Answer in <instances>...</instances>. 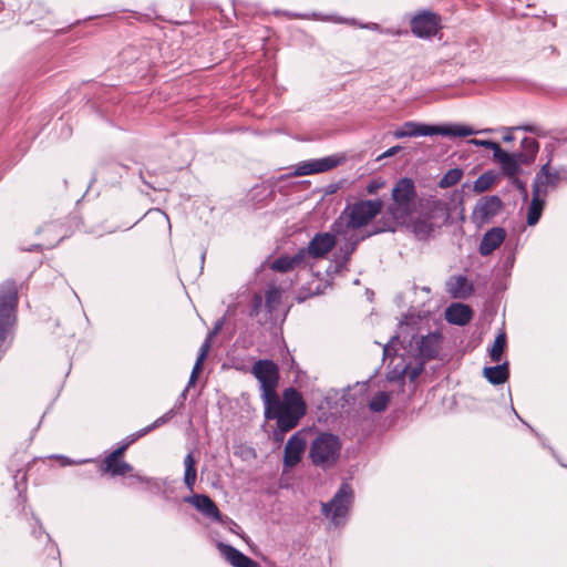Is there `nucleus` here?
<instances>
[{"mask_svg":"<svg viewBox=\"0 0 567 567\" xmlns=\"http://www.w3.org/2000/svg\"><path fill=\"white\" fill-rule=\"evenodd\" d=\"M383 203L380 199L359 200L352 205H347L340 216L332 223L330 229L339 236H342L344 244L340 245L339 254L327 269L328 275H336L347 268L351 255L357 249L359 239L350 231L368 225L382 210Z\"/></svg>","mask_w":567,"mask_h":567,"instance_id":"nucleus-1","label":"nucleus"},{"mask_svg":"<svg viewBox=\"0 0 567 567\" xmlns=\"http://www.w3.org/2000/svg\"><path fill=\"white\" fill-rule=\"evenodd\" d=\"M392 203L378 220L372 234L395 231L398 227L406 225L416 210L417 193L412 178H400L391 192Z\"/></svg>","mask_w":567,"mask_h":567,"instance_id":"nucleus-2","label":"nucleus"},{"mask_svg":"<svg viewBox=\"0 0 567 567\" xmlns=\"http://www.w3.org/2000/svg\"><path fill=\"white\" fill-rule=\"evenodd\" d=\"M264 406L265 417L276 420L277 427H281L284 431L296 427L306 413V403L302 395L295 388H288L284 391L282 401L277 395L274 400L264 402Z\"/></svg>","mask_w":567,"mask_h":567,"instance_id":"nucleus-3","label":"nucleus"},{"mask_svg":"<svg viewBox=\"0 0 567 567\" xmlns=\"http://www.w3.org/2000/svg\"><path fill=\"white\" fill-rule=\"evenodd\" d=\"M491 132V130L475 131L473 127L463 124L430 125L417 122H405L393 133L395 138L443 135L450 137H465L478 133Z\"/></svg>","mask_w":567,"mask_h":567,"instance_id":"nucleus-4","label":"nucleus"},{"mask_svg":"<svg viewBox=\"0 0 567 567\" xmlns=\"http://www.w3.org/2000/svg\"><path fill=\"white\" fill-rule=\"evenodd\" d=\"M340 439L331 433H321L312 442L309 449V457L313 465L323 470L332 467L341 452Z\"/></svg>","mask_w":567,"mask_h":567,"instance_id":"nucleus-5","label":"nucleus"},{"mask_svg":"<svg viewBox=\"0 0 567 567\" xmlns=\"http://www.w3.org/2000/svg\"><path fill=\"white\" fill-rule=\"evenodd\" d=\"M251 373L260 384L262 402H269L270 400H274L278 395V365L271 360L261 359L255 362L251 369Z\"/></svg>","mask_w":567,"mask_h":567,"instance_id":"nucleus-6","label":"nucleus"},{"mask_svg":"<svg viewBox=\"0 0 567 567\" xmlns=\"http://www.w3.org/2000/svg\"><path fill=\"white\" fill-rule=\"evenodd\" d=\"M351 503L352 488L343 483L329 503H322V513L338 526L344 523Z\"/></svg>","mask_w":567,"mask_h":567,"instance_id":"nucleus-7","label":"nucleus"},{"mask_svg":"<svg viewBox=\"0 0 567 567\" xmlns=\"http://www.w3.org/2000/svg\"><path fill=\"white\" fill-rule=\"evenodd\" d=\"M412 33L420 39H430L441 29V17L431 10H421L410 21Z\"/></svg>","mask_w":567,"mask_h":567,"instance_id":"nucleus-8","label":"nucleus"},{"mask_svg":"<svg viewBox=\"0 0 567 567\" xmlns=\"http://www.w3.org/2000/svg\"><path fill=\"white\" fill-rule=\"evenodd\" d=\"M346 162V155L333 154L330 156L305 161L298 164L293 171V176H306L318 173H324Z\"/></svg>","mask_w":567,"mask_h":567,"instance_id":"nucleus-9","label":"nucleus"},{"mask_svg":"<svg viewBox=\"0 0 567 567\" xmlns=\"http://www.w3.org/2000/svg\"><path fill=\"white\" fill-rule=\"evenodd\" d=\"M503 202L496 195L485 196L477 200L472 212V221L481 227L491 221L502 209Z\"/></svg>","mask_w":567,"mask_h":567,"instance_id":"nucleus-10","label":"nucleus"},{"mask_svg":"<svg viewBox=\"0 0 567 567\" xmlns=\"http://www.w3.org/2000/svg\"><path fill=\"white\" fill-rule=\"evenodd\" d=\"M337 237L340 236L336 235L332 230L330 233H317L308 246L302 249L309 260L324 258L336 246Z\"/></svg>","mask_w":567,"mask_h":567,"instance_id":"nucleus-11","label":"nucleus"},{"mask_svg":"<svg viewBox=\"0 0 567 567\" xmlns=\"http://www.w3.org/2000/svg\"><path fill=\"white\" fill-rule=\"evenodd\" d=\"M306 449V440L300 432L295 433L287 441L284 451V465L285 467H293L300 461L302 453Z\"/></svg>","mask_w":567,"mask_h":567,"instance_id":"nucleus-12","label":"nucleus"},{"mask_svg":"<svg viewBox=\"0 0 567 567\" xmlns=\"http://www.w3.org/2000/svg\"><path fill=\"white\" fill-rule=\"evenodd\" d=\"M310 266V261L300 248L293 256L282 255L271 264V269L278 272H288L296 268H303Z\"/></svg>","mask_w":567,"mask_h":567,"instance_id":"nucleus-13","label":"nucleus"},{"mask_svg":"<svg viewBox=\"0 0 567 567\" xmlns=\"http://www.w3.org/2000/svg\"><path fill=\"white\" fill-rule=\"evenodd\" d=\"M493 158L501 165L503 173L508 177H515L519 173L520 166L525 165L518 154L507 153L502 147L496 150Z\"/></svg>","mask_w":567,"mask_h":567,"instance_id":"nucleus-14","label":"nucleus"},{"mask_svg":"<svg viewBox=\"0 0 567 567\" xmlns=\"http://www.w3.org/2000/svg\"><path fill=\"white\" fill-rule=\"evenodd\" d=\"M551 158L548 159L546 164H544L540 171L536 174L533 182V189L537 187L542 190V195L547 197L548 190L550 188H556L559 183V173L557 171L549 172V164Z\"/></svg>","mask_w":567,"mask_h":567,"instance_id":"nucleus-15","label":"nucleus"},{"mask_svg":"<svg viewBox=\"0 0 567 567\" xmlns=\"http://www.w3.org/2000/svg\"><path fill=\"white\" fill-rule=\"evenodd\" d=\"M186 503L193 505L207 518L219 522L220 512L214 501L205 494H195L185 498Z\"/></svg>","mask_w":567,"mask_h":567,"instance_id":"nucleus-16","label":"nucleus"},{"mask_svg":"<svg viewBox=\"0 0 567 567\" xmlns=\"http://www.w3.org/2000/svg\"><path fill=\"white\" fill-rule=\"evenodd\" d=\"M223 557L234 567H259V564L244 555L231 545L218 543L217 545Z\"/></svg>","mask_w":567,"mask_h":567,"instance_id":"nucleus-17","label":"nucleus"},{"mask_svg":"<svg viewBox=\"0 0 567 567\" xmlns=\"http://www.w3.org/2000/svg\"><path fill=\"white\" fill-rule=\"evenodd\" d=\"M506 231L502 227H494L487 230L480 244V254L482 256L491 255L495 249H497L503 241L505 240Z\"/></svg>","mask_w":567,"mask_h":567,"instance_id":"nucleus-18","label":"nucleus"},{"mask_svg":"<svg viewBox=\"0 0 567 567\" xmlns=\"http://www.w3.org/2000/svg\"><path fill=\"white\" fill-rule=\"evenodd\" d=\"M441 341L442 338L439 333H430L427 336H423L417 342L419 358L424 361L436 358L441 349Z\"/></svg>","mask_w":567,"mask_h":567,"instance_id":"nucleus-19","label":"nucleus"},{"mask_svg":"<svg viewBox=\"0 0 567 567\" xmlns=\"http://www.w3.org/2000/svg\"><path fill=\"white\" fill-rule=\"evenodd\" d=\"M473 311L464 303H452L445 310V319L449 323L465 326L472 320Z\"/></svg>","mask_w":567,"mask_h":567,"instance_id":"nucleus-20","label":"nucleus"},{"mask_svg":"<svg viewBox=\"0 0 567 567\" xmlns=\"http://www.w3.org/2000/svg\"><path fill=\"white\" fill-rule=\"evenodd\" d=\"M545 199L546 196L542 195V190H539L538 187L533 189V196L528 206L526 219L528 226H535L539 221L545 206Z\"/></svg>","mask_w":567,"mask_h":567,"instance_id":"nucleus-21","label":"nucleus"},{"mask_svg":"<svg viewBox=\"0 0 567 567\" xmlns=\"http://www.w3.org/2000/svg\"><path fill=\"white\" fill-rule=\"evenodd\" d=\"M483 375L494 385L503 384L509 378L508 363L504 362L494 367H486L483 370Z\"/></svg>","mask_w":567,"mask_h":567,"instance_id":"nucleus-22","label":"nucleus"},{"mask_svg":"<svg viewBox=\"0 0 567 567\" xmlns=\"http://www.w3.org/2000/svg\"><path fill=\"white\" fill-rule=\"evenodd\" d=\"M101 471L110 473L113 476H122L132 471V466L120 457H114L110 461V454L104 458Z\"/></svg>","mask_w":567,"mask_h":567,"instance_id":"nucleus-23","label":"nucleus"},{"mask_svg":"<svg viewBox=\"0 0 567 567\" xmlns=\"http://www.w3.org/2000/svg\"><path fill=\"white\" fill-rule=\"evenodd\" d=\"M411 229L419 240H425L432 236L435 226L426 216H420L411 223Z\"/></svg>","mask_w":567,"mask_h":567,"instance_id":"nucleus-24","label":"nucleus"},{"mask_svg":"<svg viewBox=\"0 0 567 567\" xmlns=\"http://www.w3.org/2000/svg\"><path fill=\"white\" fill-rule=\"evenodd\" d=\"M447 285V291L453 298L465 299L473 291L472 286L468 284L466 277L464 276L455 277Z\"/></svg>","mask_w":567,"mask_h":567,"instance_id":"nucleus-25","label":"nucleus"},{"mask_svg":"<svg viewBox=\"0 0 567 567\" xmlns=\"http://www.w3.org/2000/svg\"><path fill=\"white\" fill-rule=\"evenodd\" d=\"M520 152H517L525 165L533 163L539 151L538 142L533 137H524L520 142Z\"/></svg>","mask_w":567,"mask_h":567,"instance_id":"nucleus-26","label":"nucleus"},{"mask_svg":"<svg viewBox=\"0 0 567 567\" xmlns=\"http://www.w3.org/2000/svg\"><path fill=\"white\" fill-rule=\"evenodd\" d=\"M185 474H184V484L189 489L193 491L196 478H197V470L196 462L193 456V453H188L184 458Z\"/></svg>","mask_w":567,"mask_h":567,"instance_id":"nucleus-27","label":"nucleus"},{"mask_svg":"<svg viewBox=\"0 0 567 567\" xmlns=\"http://www.w3.org/2000/svg\"><path fill=\"white\" fill-rule=\"evenodd\" d=\"M426 361L419 358V361L415 364H402L398 377L399 378H408L410 382H415L416 379L424 370V364Z\"/></svg>","mask_w":567,"mask_h":567,"instance_id":"nucleus-28","label":"nucleus"},{"mask_svg":"<svg viewBox=\"0 0 567 567\" xmlns=\"http://www.w3.org/2000/svg\"><path fill=\"white\" fill-rule=\"evenodd\" d=\"M506 347V334L505 332H499L494 340V343L489 350L491 360L495 363H499L502 360L503 352Z\"/></svg>","mask_w":567,"mask_h":567,"instance_id":"nucleus-29","label":"nucleus"},{"mask_svg":"<svg viewBox=\"0 0 567 567\" xmlns=\"http://www.w3.org/2000/svg\"><path fill=\"white\" fill-rule=\"evenodd\" d=\"M496 175L492 171H487L480 175L474 182L473 189L476 193H484L488 190L495 183Z\"/></svg>","mask_w":567,"mask_h":567,"instance_id":"nucleus-30","label":"nucleus"},{"mask_svg":"<svg viewBox=\"0 0 567 567\" xmlns=\"http://www.w3.org/2000/svg\"><path fill=\"white\" fill-rule=\"evenodd\" d=\"M462 177H463V169L457 168V167L451 168L441 178L439 185L441 188H449V187L456 185L461 181Z\"/></svg>","mask_w":567,"mask_h":567,"instance_id":"nucleus-31","label":"nucleus"},{"mask_svg":"<svg viewBox=\"0 0 567 567\" xmlns=\"http://www.w3.org/2000/svg\"><path fill=\"white\" fill-rule=\"evenodd\" d=\"M281 293L278 288L270 287L265 295V306L267 310L271 313L277 307L280 305Z\"/></svg>","mask_w":567,"mask_h":567,"instance_id":"nucleus-32","label":"nucleus"},{"mask_svg":"<svg viewBox=\"0 0 567 567\" xmlns=\"http://www.w3.org/2000/svg\"><path fill=\"white\" fill-rule=\"evenodd\" d=\"M389 401H390V396L388 393L379 392L369 402V408L373 412H383L386 409Z\"/></svg>","mask_w":567,"mask_h":567,"instance_id":"nucleus-33","label":"nucleus"},{"mask_svg":"<svg viewBox=\"0 0 567 567\" xmlns=\"http://www.w3.org/2000/svg\"><path fill=\"white\" fill-rule=\"evenodd\" d=\"M209 349H210V338L207 337L206 340L200 346L195 365L200 367V368L203 367V363L208 355Z\"/></svg>","mask_w":567,"mask_h":567,"instance_id":"nucleus-34","label":"nucleus"},{"mask_svg":"<svg viewBox=\"0 0 567 567\" xmlns=\"http://www.w3.org/2000/svg\"><path fill=\"white\" fill-rule=\"evenodd\" d=\"M13 480H14V487L19 492V495H21L22 492L25 491L27 473L17 471V473L13 476Z\"/></svg>","mask_w":567,"mask_h":567,"instance_id":"nucleus-35","label":"nucleus"},{"mask_svg":"<svg viewBox=\"0 0 567 567\" xmlns=\"http://www.w3.org/2000/svg\"><path fill=\"white\" fill-rule=\"evenodd\" d=\"M468 143L476 145V146H482V147L492 150L493 154L496 153V150L501 147L499 144H497L496 142L489 141V140L473 138V140H470Z\"/></svg>","mask_w":567,"mask_h":567,"instance_id":"nucleus-36","label":"nucleus"},{"mask_svg":"<svg viewBox=\"0 0 567 567\" xmlns=\"http://www.w3.org/2000/svg\"><path fill=\"white\" fill-rule=\"evenodd\" d=\"M385 182L382 178H373L367 185V192L370 195L377 194L381 188H383Z\"/></svg>","mask_w":567,"mask_h":567,"instance_id":"nucleus-37","label":"nucleus"},{"mask_svg":"<svg viewBox=\"0 0 567 567\" xmlns=\"http://www.w3.org/2000/svg\"><path fill=\"white\" fill-rule=\"evenodd\" d=\"M175 414H176V412L174 409L168 410L166 413H164L162 416H159L158 419H156L153 422V427L157 429V427L162 426L163 424H165L166 422L172 420L175 416Z\"/></svg>","mask_w":567,"mask_h":567,"instance_id":"nucleus-38","label":"nucleus"},{"mask_svg":"<svg viewBox=\"0 0 567 567\" xmlns=\"http://www.w3.org/2000/svg\"><path fill=\"white\" fill-rule=\"evenodd\" d=\"M200 371H202V368L194 364L193 370L190 372L189 380L187 382V385L185 386L186 389L189 390L192 386L195 385L197 377H198Z\"/></svg>","mask_w":567,"mask_h":567,"instance_id":"nucleus-39","label":"nucleus"},{"mask_svg":"<svg viewBox=\"0 0 567 567\" xmlns=\"http://www.w3.org/2000/svg\"><path fill=\"white\" fill-rule=\"evenodd\" d=\"M132 444L131 440L127 439V441L125 443H123L118 449H116L115 451H113L111 454H110V461H112L114 457H121L123 455V453L125 452V450Z\"/></svg>","mask_w":567,"mask_h":567,"instance_id":"nucleus-40","label":"nucleus"},{"mask_svg":"<svg viewBox=\"0 0 567 567\" xmlns=\"http://www.w3.org/2000/svg\"><path fill=\"white\" fill-rule=\"evenodd\" d=\"M155 427H153V423L140 431H137L136 433H133L128 439L131 440V442H135L137 439L142 437L143 435L147 434L148 432L153 431Z\"/></svg>","mask_w":567,"mask_h":567,"instance_id":"nucleus-41","label":"nucleus"},{"mask_svg":"<svg viewBox=\"0 0 567 567\" xmlns=\"http://www.w3.org/2000/svg\"><path fill=\"white\" fill-rule=\"evenodd\" d=\"M155 427H153V423L140 431H137L136 433H133L128 439L131 440V442H135L137 439L142 437L143 435L147 434L148 432L153 431Z\"/></svg>","mask_w":567,"mask_h":567,"instance_id":"nucleus-42","label":"nucleus"},{"mask_svg":"<svg viewBox=\"0 0 567 567\" xmlns=\"http://www.w3.org/2000/svg\"><path fill=\"white\" fill-rule=\"evenodd\" d=\"M402 364H396L391 372H389L388 379L390 381H402L404 378H399V371L401 369Z\"/></svg>","mask_w":567,"mask_h":567,"instance_id":"nucleus-43","label":"nucleus"},{"mask_svg":"<svg viewBox=\"0 0 567 567\" xmlns=\"http://www.w3.org/2000/svg\"><path fill=\"white\" fill-rule=\"evenodd\" d=\"M514 185L516 186V188L520 192V194L523 195V197L526 199L527 198V189H526V185L518 178H514Z\"/></svg>","mask_w":567,"mask_h":567,"instance_id":"nucleus-44","label":"nucleus"},{"mask_svg":"<svg viewBox=\"0 0 567 567\" xmlns=\"http://www.w3.org/2000/svg\"><path fill=\"white\" fill-rule=\"evenodd\" d=\"M56 458H59L61 461V465L63 466H69V465H73V464H81V463H84L85 461H81V462H75L66 456H63V455H59L56 456Z\"/></svg>","mask_w":567,"mask_h":567,"instance_id":"nucleus-45","label":"nucleus"},{"mask_svg":"<svg viewBox=\"0 0 567 567\" xmlns=\"http://www.w3.org/2000/svg\"><path fill=\"white\" fill-rule=\"evenodd\" d=\"M400 150H401V146H399V145L392 146V147H390L388 151H385L382 155H380V156H379V158H385V157L393 156V155H394V154H396Z\"/></svg>","mask_w":567,"mask_h":567,"instance_id":"nucleus-46","label":"nucleus"},{"mask_svg":"<svg viewBox=\"0 0 567 567\" xmlns=\"http://www.w3.org/2000/svg\"><path fill=\"white\" fill-rule=\"evenodd\" d=\"M223 323H224V320H223V319H221V320H218V321L215 323L214 329L209 332L208 338H210V339H212L214 336H216V334L220 331V329H221V327H223Z\"/></svg>","mask_w":567,"mask_h":567,"instance_id":"nucleus-47","label":"nucleus"},{"mask_svg":"<svg viewBox=\"0 0 567 567\" xmlns=\"http://www.w3.org/2000/svg\"><path fill=\"white\" fill-rule=\"evenodd\" d=\"M286 432L287 431H284L281 427H277L274 431V439H275V441L281 442L284 440V437H285Z\"/></svg>","mask_w":567,"mask_h":567,"instance_id":"nucleus-48","label":"nucleus"},{"mask_svg":"<svg viewBox=\"0 0 567 567\" xmlns=\"http://www.w3.org/2000/svg\"><path fill=\"white\" fill-rule=\"evenodd\" d=\"M515 140L513 134V128H506V134L503 136V141L506 143H511Z\"/></svg>","mask_w":567,"mask_h":567,"instance_id":"nucleus-49","label":"nucleus"},{"mask_svg":"<svg viewBox=\"0 0 567 567\" xmlns=\"http://www.w3.org/2000/svg\"><path fill=\"white\" fill-rule=\"evenodd\" d=\"M360 27L361 28H365V29H370V30H373V31H381V27L378 23H367V24H361Z\"/></svg>","mask_w":567,"mask_h":567,"instance_id":"nucleus-50","label":"nucleus"},{"mask_svg":"<svg viewBox=\"0 0 567 567\" xmlns=\"http://www.w3.org/2000/svg\"><path fill=\"white\" fill-rule=\"evenodd\" d=\"M35 524L38 525V529H33V532H32V533H33L37 537H39V536H41V535L45 534V533H44V530H43V528H42L41 523H40L38 519H35Z\"/></svg>","mask_w":567,"mask_h":567,"instance_id":"nucleus-51","label":"nucleus"},{"mask_svg":"<svg viewBox=\"0 0 567 567\" xmlns=\"http://www.w3.org/2000/svg\"><path fill=\"white\" fill-rule=\"evenodd\" d=\"M516 130H522V131L529 132V133H535L536 132V127L533 126V125L517 126Z\"/></svg>","mask_w":567,"mask_h":567,"instance_id":"nucleus-52","label":"nucleus"},{"mask_svg":"<svg viewBox=\"0 0 567 567\" xmlns=\"http://www.w3.org/2000/svg\"><path fill=\"white\" fill-rule=\"evenodd\" d=\"M334 21H336V22H341V23H352V24H354V20H348V19H336Z\"/></svg>","mask_w":567,"mask_h":567,"instance_id":"nucleus-53","label":"nucleus"},{"mask_svg":"<svg viewBox=\"0 0 567 567\" xmlns=\"http://www.w3.org/2000/svg\"><path fill=\"white\" fill-rule=\"evenodd\" d=\"M187 392H188V389H186V388H185V389L183 390V392L181 393V395H179V400H181L182 402L186 399V394H187Z\"/></svg>","mask_w":567,"mask_h":567,"instance_id":"nucleus-54","label":"nucleus"},{"mask_svg":"<svg viewBox=\"0 0 567 567\" xmlns=\"http://www.w3.org/2000/svg\"><path fill=\"white\" fill-rule=\"evenodd\" d=\"M434 206H435V207H442V208H443L444 204L439 202V203H435V205H434Z\"/></svg>","mask_w":567,"mask_h":567,"instance_id":"nucleus-55","label":"nucleus"},{"mask_svg":"<svg viewBox=\"0 0 567 567\" xmlns=\"http://www.w3.org/2000/svg\"><path fill=\"white\" fill-rule=\"evenodd\" d=\"M389 351L388 347L385 346L384 349H383V353L386 354Z\"/></svg>","mask_w":567,"mask_h":567,"instance_id":"nucleus-56","label":"nucleus"},{"mask_svg":"<svg viewBox=\"0 0 567 567\" xmlns=\"http://www.w3.org/2000/svg\"><path fill=\"white\" fill-rule=\"evenodd\" d=\"M257 302L260 303L261 302V298L260 297H257Z\"/></svg>","mask_w":567,"mask_h":567,"instance_id":"nucleus-57","label":"nucleus"}]
</instances>
